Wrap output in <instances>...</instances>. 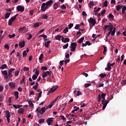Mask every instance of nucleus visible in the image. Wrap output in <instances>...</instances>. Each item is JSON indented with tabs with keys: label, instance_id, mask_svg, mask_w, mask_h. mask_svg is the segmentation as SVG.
<instances>
[{
	"label": "nucleus",
	"instance_id": "f257e3e1",
	"mask_svg": "<svg viewBox=\"0 0 126 126\" xmlns=\"http://www.w3.org/2000/svg\"><path fill=\"white\" fill-rule=\"evenodd\" d=\"M47 109L46 108V107H43L40 109V107H38L36 108L35 112H36V114L37 116H39V114L40 115H44V113L46 112V110Z\"/></svg>",
	"mask_w": 126,
	"mask_h": 126
},
{
	"label": "nucleus",
	"instance_id": "f03ea898",
	"mask_svg": "<svg viewBox=\"0 0 126 126\" xmlns=\"http://www.w3.org/2000/svg\"><path fill=\"white\" fill-rule=\"evenodd\" d=\"M113 28H114V27H113L112 25L110 27L109 25L105 26L104 27V28H103L104 30H107V29H108V31H109L110 29V31L107 34V37H109V36H110V35H111V33H112V31H113Z\"/></svg>",
	"mask_w": 126,
	"mask_h": 126
},
{
	"label": "nucleus",
	"instance_id": "7ed1b4c3",
	"mask_svg": "<svg viewBox=\"0 0 126 126\" xmlns=\"http://www.w3.org/2000/svg\"><path fill=\"white\" fill-rule=\"evenodd\" d=\"M77 47V44H76V42H72L71 43L70 48L71 49V52H75V50H76Z\"/></svg>",
	"mask_w": 126,
	"mask_h": 126
},
{
	"label": "nucleus",
	"instance_id": "20e7f679",
	"mask_svg": "<svg viewBox=\"0 0 126 126\" xmlns=\"http://www.w3.org/2000/svg\"><path fill=\"white\" fill-rule=\"evenodd\" d=\"M14 70H15V68H12L9 69V70L8 71V77L9 78H11V77L13 76V74H12V72L14 71Z\"/></svg>",
	"mask_w": 126,
	"mask_h": 126
},
{
	"label": "nucleus",
	"instance_id": "39448f33",
	"mask_svg": "<svg viewBox=\"0 0 126 126\" xmlns=\"http://www.w3.org/2000/svg\"><path fill=\"white\" fill-rule=\"evenodd\" d=\"M88 22L92 24L93 27L95 26V24H96V19H93L92 17H91L88 19Z\"/></svg>",
	"mask_w": 126,
	"mask_h": 126
},
{
	"label": "nucleus",
	"instance_id": "423d86ee",
	"mask_svg": "<svg viewBox=\"0 0 126 126\" xmlns=\"http://www.w3.org/2000/svg\"><path fill=\"white\" fill-rule=\"evenodd\" d=\"M48 7L46 5V3H43L41 7V10L43 12L46 11V10L48 9Z\"/></svg>",
	"mask_w": 126,
	"mask_h": 126
},
{
	"label": "nucleus",
	"instance_id": "0eeeda50",
	"mask_svg": "<svg viewBox=\"0 0 126 126\" xmlns=\"http://www.w3.org/2000/svg\"><path fill=\"white\" fill-rule=\"evenodd\" d=\"M1 73L4 75L5 79H7L8 78V73H7V70H5L1 71Z\"/></svg>",
	"mask_w": 126,
	"mask_h": 126
},
{
	"label": "nucleus",
	"instance_id": "6e6552de",
	"mask_svg": "<svg viewBox=\"0 0 126 126\" xmlns=\"http://www.w3.org/2000/svg\"><path fill=\"white\" fill-rule=\"evenodd\" d=\"M59 87V86H56L54 89V88H52L47 93V95H50V94L51 93H54V92H55V91H56V90H57V89H58V88Z\"/></svg>",
	"mask_w": 126,
	"mask_h": 126
},
{
	"label": "nucleus",
	"instance_id": "1a4fd4ad",
	"mask_svg": "<svg viewBox=\"0 0 126 126\" xmlns=\"http://www.w3.org/2000/svg\"><path fill=\"white\" fill-rule=\"evenodd\" d=\"M24 9H25V7L23 6L19 5L17 6V10L18 11H21V12H23V11H24Z\"/></svg>",
	"mask_w": 126,
	"mask_h": 126
},
{
	"label": "nucleus",
	"instance_id": "9d476101",
	"mask_svg": "<svg viewBox=\"0 0 126 126\" xmlns=\"http://www.w3.org/2000/svg\"><path fill=\"white\" fill-rule=\"evenodd\" d=\"M19 46L20 48H24L25 47V41H20L19 42Z\"/></svg>",
	"mask_w": 126,
	"mask_h": 126
},
{
	"label": "nucleus",
	"instance_id": "9b49d317",
	"mask_svg": "<svg viewBox=\"0 0 126 126\" xmlns=\"http://www.w3.org/2000/svg\"><path fill=\"white\" fill-rule=\"evenodd\" d=\"M105 69L107 71H110V70H111V63L109 62L107 64V67H105Z\"/></svg>",
	"mask_w": 126,
	"mask_h": 126
},
{
	"label": "nucleus",
	"instance_id": "f8f14e48",
	"mask_svg": "<svg viewBox=\"0 0 126 126\" xmlns=\"http://www.w3.org/2000/svg\"><path fill=\"white\" fill-rule=\"evenodd\" d=\"M53 120H54V118H49L47 119V123L48 126H51V124H52Z\"/></svg>",
	"mask_w": 126,
	"mask_h": 126
},
{
	"label": "nucleus",
	"instance_id": "ddd939ff",
	"mask_svg": "<svg viewBox=\"0 0 126 126\" xmlns=\"http://www.w3.org/2000/svg\"><path fill=\"white\" fill-rule=\"evenodd\" d=\"M14 95L15 97L16 100H17L19 98V93L18 92L16 91L14 93Z\"/></svg>",
	"mask_w": 126,
	"mask_h": 126
},
{
	"label": "nucleus",
	"instance_id": "4468645a",
	"mask_svg": "<svg viewBox=\"0 0 126 126\" xmlns=\"http://www.w3.org/2000/svg\"><path fill=\"white\" fill-rule=\"evenodd\" d=\"M8 85L11 89H13V88L15 87V84H14L13 82L9 83Z\"/></svg>",
	"mask_w": 126,
	"mask_h": 126
},
{
	"label": "nucleus",
	"instance_id": "2eb2a0df",
	"mask_svg": "<svg viewBox=\"0 0 126 126\" xmlns=\"http://www.w3.org/2000/svg\"><path fill=\"white\" fill-rule=\"evenodd\" d=\"M48 18V14H44L41 16V19L47 20Z\"/></svg>",
	"mask_w": 126,
	"mask_h": 126
},
{
	"label": "nucleus",
	"instance_id": "dca6fc26",
	"mask_svg": "<svg viewBox=\"0 0 126 126\" xmlns=\"http://www.w3.org/2000/svg\"><path fill=\"white\" fill-rule=\"evenodd\" d=\"M101 104L103 105L102 110H105L106 107H107V105H108L106 101H103L101 102Z\"/></svg>",
	"mask_w": 126,
	"mask_h": 126
},
{
	"label": "nucleus",
	"instance_id": "f3484780",
	"mask_svg": "<svg viewBox=\"0 0 126 126\" xmlns=\"http://www.w3.org/2000/svg\"><path fill=\"white\" fill-rule=\"evenodd\" d=\"M50 43H51V40H48V41L45 42L44 46L46 48H49V46H50Z\"/></svg>",
	"mask_w": 126,
	"mask_h": 126
},
{
	"label": "nucleus",
	"instance_id": "a211bd4d",
	"mask_svg": "<svg viewBox=\"0 0 126 126\" xmlns=\"http://www.w3.org/2000/svg\"><path fill=\"white\" fill-rule=\"evenodd\" d=\"M58 6H59V1H58V2H55L53 4V8H54V9H57V8H58Z\"/></svg>",
	"mask_w": 126,
	"mask_h": 126
},
{
	"label": "nucleus",
	"instance_id": "6ab92c4d",
	"mask_svg": "<svg viewBox=\"0 0 126 126\" xmlns=\"http://www.w3.org/2000/svg\"><path fill=\"white\" fill-rule=\"evenodd\" d=\"M24 112V109L23 108H19L18 110V114H23Z\"/></svg>",
	"mask_w": 126,
	"mask_h": 126
},
{
	"label": "nucleus",
	"instance_id": "aec40b11",
	"mask_svg": "<svg viewBox=\"0 0 126 126\" xmlns=\"http://www.w3.org/2000/svg\"><path fill=\"white\" fill-rule=\"evenodd\" d=\"M42 93H43L42 91H40V92L38 93V95L37 96V97L36 98V101H39L40 98L42 97Z\"/></svg>",
	"mask_w": 126,
	"mask_h": 126
},
{
	"label": "nucleus",
	"instance_id": "412c9836",
	"mask_svg": "<svg viewBox=\"0 0 126 126\" xmlns=\"http://www.w3.org/2000/svg\"><path fill=\"white\" fill-rule=\"evenodd\" d=\"M56 40H58V41H61V39H62V35H58L55 36V37Z\"/></svg>",
	"mask_w": 126,
	"mask_h": 126
},
{
	"label": "nucleus",
	"instance_id": "4be33fe9",
	"mask_svg": "<svg viewBox=\"0 0 126 126\" xmlns=\"http://www.w3.org/2000/svg\"><path fill=\"white\" fill-rule=\"evenodd\" d=\"M52 3H53V0H50L48 1H47L45 3V4H46V5L48 7L49 5H50V4H52Z\"/></svg>",
	"mask_w": 126,
	"mask_h": 126
},
{
	"label": "nucleus",
	"instance_id": "5701e85b",
	"mask_svg": "<svg viewBox=\"0 0 126 126\" xmlns=\"http://www.w3.org/2000/svg\"><path fill=\"white\" fill-rule=\"evenodd\" d=\"M121 8H123V5H117L116 6V10L117 11H120V9H121Z\"/></svg>",
	"mask_w": 126,
	"mask_h": 126
},
{
	"label": "nucleus",
	"instance_id": "b1692460",
	"mask_svg": "<svg viewBox=\"0 0 126 126\" xmlns=\"http://www.w3.org/2000/svg\"><path fill=\"white\" fill-rule=\"evenodd\" d=\"M20 71V69L18 68L17 69V71H16L15 72V76H18V75H19V72Z\"/></svg>",
	"mask_w": 126,
	"mask_h": 126
},
{
	"label": "nucleus",
	"instance_id": "393cba45",
	"mask_svg": "<svg viewBox=\"0 0 126 126\" xmlns=\"http://www.w3.org/2000/svg\"><path fill=\"white\" fill-rule=\"evenodd\" d=\"M41 24H41L40 23H36L34 24L33 27L34 28H36V27H39V26H40Z\"/></svg>",
	"mask_w": 126,
	"mask_h": 126
},
{
	"label": "nucleus",
	"instance_id": "a878e982",
	"mask_svg": "<svg viewBox=\"0 0 126 126\" xmlns=\"http://www.w3.org/2000/svg\"><path fill=\"white\" fill-rule=\"evenodd\" d=\"M103 54L104 56H106V53H107V47L105 45L103 46Z\"/></svg>",
	"mask_w": 126,
	"mask_h": 126
},
{
	"label": "nucleus",
	"instance_id": "bb28decb",
	"mask_svg": "<svg viewBox=\"0 0 126 126\" xmlns=\"http://www.w3.org/2000/svg\"><path fill=\"white\" fill-rule=\"evenodd\" d=\"M54 104L51 102V103L50 104V105H48L47 106H46L45 108H46V110H48V109H49V108L50 109H51V108H52L53 107V105Z\"/></svg>",
	"mask_w": 126,
	"mask_h": 126
},
{
	"label": "nucleus",
	"instance_id": "cd10ccee",
	"mask_svg": "<svg viewBox=\"0 0 126 126\" xmlns=\"http://www.w3.org/2000/svg\"><path fill=\"white\" fill-rule=\"evenodd\" d=\"M7 67V65L6 64H4L1 65V66L0 67V69H4V68H6Z\"/></svg>",
	"mask_w": 126,
	"mask_h": 126
},
{
	"label": "nucleus",
	"instance_id": "c85d7f7f",
	"mask_svg": "<svg viewBox=\"0 0 126 126\" xmlns=\"http://www.w3.org/2000/svg\"><path fill=\"white\" fill-rule=\"evenodd\" d=\"M112 30L113 31L111 32V35L114 36L116 33V27H114Z\"/></svg>",
	"mask_w": 126,
	"mask_h": 126
},
{
	"label": "nucleus",
	"instance_id": "c756f323",
	"mask_svg": "<svg viewBox=\"0 0 126 126\" xmlns=\"http://www.w3.org/2000/svg\"><path fill=\"white\" fill-rule=\"evenodd\" d=\"M101 10V8L100 7H98L97 9L96 10H95L94 11V14L95 15H97V13H98V11H100Z\"/></svg>",
	"mask_w": 126,
	"mask_h": 126
},
{
	"label": "nucleus",
	"instance_id": "7c9ffc66",
	"mask_svg": "<svg viewBox=\"0 0 126 126\" xmlns=\"http://www.w3.org/2000/svg\"><path fill=\"white\" fill-rule=\"evenodd\" d=\"M11 14V13H7L5 15V19H7Z\"/></svg>",
	"mask_w": 126,
	"mask_h": 126
},
{
	"label": "nucleus",
	"instance_id": "2f4dec72",
	"mask_svg": "<svg viewBox=\"0 0 126 126\" xmlns=\"http://www.w3.org/2000/svg\"><path fill=\"white\" fill-rule=\"evenodd\" d=\"M83 40H84V37H82L80 38L79 39L78 43H79V44H81V43H82V42H83Z\"/></svg>",
	"mask_w": 126,
	"mask_h": 126
},
{
	"label": "nucleus",
	"instance_id": "473e14b6",
	"mask_svg": "<svg viewBox=\"0 0 126 126\" xmlns=\"http://www.w3.org/2000/svg\"><path fill=\"white\" fill-rule=\"evenodd\" d=\"M39 124L41 125V124H43V123H45V119H41L38 120Z\"/></svg>",
	"mask_w": 126,
	"mask_h": 126
},
{
	"label": "nucleus",
	"instance_id": "72a5a7b5",
	"mask_svg": "<svg viewBox=\"0 0 126 126\" xmlns=\"http://www.w3.org/2000/svg\"><path fill=\"white\" fill-rule=\"evenodd\" d=\"M68 42H69V38H64V40H63V43H67Z\"/></svg>",
	"mask_w": 126,
	"mask_h": 126
},
{
	"label": "nucleus",
	"instance_id": "f704fd0d",
	"mask_svg": "<svg viewBox=\"0 0 126 126\" xmlns=\"http://www.w3.org/2000/svg\"><path fill=\"white\" fill-rule=\"evenodd\" d=\"M106 75H107V74H104V73H101V74H99V76H100V77H101V78H104L105 77V76H106Z\"/></svg>",
	"mask_w": 126,
	"mask_h": 126
},
{
	"label": "nucleus",
	"instance_id": "c9c22d12",
	"mask_svg": "<svg viewBox=\"0 0 126 126\" xmlns=\"http://www.w3.org/2000/svg\"><path fill=\"white\" fill-rule=\"evenodd\" d=\"M26 27H24L23 28H20L18 29V31L19 32H22L23 30H24L25 29H26Z\"/></svg>",
	"mask_w": 126,
	"mask_h": 126
},
{
	"label": "nucleus",
	"instance_id": "e433bc0d",
	"mask_svg": "<svg viewBox=\"0 0 126 126\" xmlns=\"http://www.w3.org/2000/svg\"><path fill=\"white\" fill-rule=\"evenodd\" d=\"M6 118H10V113H9V111H6Z\"/></svg>",
	"mask_w": 126,
	"mask_h": 126
},
{
	"label": "nucleus",
	"instance_id": "4c0bfd02",
	"mask_svg": "<svg viewBox=\"0 0 126 126\" xmlns=\"http://www.w3.org/2000/svg\"><path fill=\"white\" fill-rule=\"evenodd\" d=\"M29 104L30 105V107H33L34 106V104H33V102H32V101L31 100L29 101Z\"/></svg>",
	"mask_w": 126,
	"mask_h": 126
},
{
	"label": "nucleus",
	"instance_id": "58836bf2",
	"mask_svg": "<svg viewBox=\"0 0 126 126\" xmlns=\"http://www.w3.org/2000/svg\"><path fill=\"white\" fill-rule=\"evenodd\" d=\"M89 86H91V84L87 83L84 85L85 88H87V87H89Z\"/></svg>",
	"mask_w": 126,
	"mask_h": 126
},
{
	"label": "nucleus",
	"instance_id": "ea45409f",
	"mask_svg": "<svg viewBox=\"0 0 126 126\" xmlns=\"http://www.w3.org/2000/svg\"><path fill=\"white\" fill-rule=\"evenodd\" d=\"M39 37H43V39H46V38H48V36L46 35L45 34H41L39 35Z\"/></svg>",
	"mask_w": 126,
	"mask_h": 126
},
{
	"label": "nucleus",
	"instance_id": "a19ab883",
	"mask_svg": "<svg viewBox=\"0 0 126 126\" xmlns=\"http://www.w3.org/2000/svg\"><path fill=\"white\" fill-rule=\"evenodd\" d=\"M108 17H109V19H114V15H113V14H110L108 15Z\"/></svg>",
	"mask_w": 126,
	"mask_h": 126
},
{
	"label": "nucleus",
	"instance_id": "79ce46f5",
	"mask_svg": "<svg viewBox=\"0 0 126 126\" xmlns=\"http://www.w3.org/2000/svg\"><path fill=\"white\" fill-rule=\"evenodd\" d=\"M45 72L46 73L47 75H49V76H51V75H52V71H51L50 72L49 71H47Z\"/></svg>",
	"mask_w": 126,
	"mask_h": 126
},
{
	"label": "nucleus",
	"instance_id": "37998d69",
	"mask_svg": "<svg viewBox=\"0 0 126 126\" xmlns=\"http://www.w3.org/2000/svg\"><path fill=\"white\" fill-rule=\"evenodd\" d=\"M104 6L107 7L108 6V0H105L103 3Z\"/></svg>",
	"mask_w": 126,
	"mask_h": 126
},
{
	"label": "nucleus",
	"instance_id": "c03bdc74",
	"mask_svg": "<svg viewBox=\"0 0 126 126\" xmlns=\"http://www.w3.org/2000/svg\"><path fill=\"white\" fill-rule=\"evenodd\" d=\"M101 95L99 94L97 97V102H101Z\"/></svg>",
	"mask_w": 126,
	"mask_h": 126
},
{
	"label": "nucleus",
	"instance_id": "a18cd8bd",
	"mask_svg": "<svg viewBox=\"0 0 126 126\" xmlns=\"http://www.w3.org/2000/svg\"><path fill=\"white\" fill-rule=\"evenodd\" d=\"M106 94L105 93H102V94H101L100 97L102 99L103 98H105L106 97Z\"/></svg>",
	"mask_w": 126,
	"mask_h": 126
},
{
	"label": "nucleus",
	"instance_id": "49530a36",
	"mask_svg": "<svg viewBox=\"0 0 126 126\" xmlns=\"http://www.w3.org/2000/svg\"><path fill=\"white\" fill-rule=\"evenodd\" d=\"M63 33L66 34V32H68V28L66 27L65 29L63 30Z\"/></svg>",
	"mask_w": 126,
	"mask_h": 126
},
{
	"label": "nucleus",
	"instance_id": "de8ad7c7",
	"mask_svg": "<svg viewBox=\"0 0 126 126\" xmlns=\"http://www.w3.org/2000/svg\"><path fill=\"white\" fill-rule=\"evenodd\" d=\"M15 36H16V35H15V34H9L8 35V37H9V38H14V37H15Z\"/></svg>",
	"mask_w": 126,
	"mask_h": 126
},
{
	"label": "nucleus",
	"instance_id": "09e8293b",
	"mask_svg": "<svg viewBox=\"0 0 126 126\" xmlns=\"http://www.w3.org/2000/svg\"><path fill=\"white\" fill-rule=\"evenodd\" d=\"M23 56L24 57H26V56H27V53H26V50H24L23 52Z\"/></svg>",
	"mask_w": 126,
	"mask_h": 126
},
{
	"label": "nucleus",
	"instance_id": "8fccbe9b",
	"mask_svg": "<svg viewBox=\"0 0 126 126\" xmlns=\"http://www.w3.org/2000/svg\"><path fill=\"white\" fill-rule=\"evenodd\" d=\"M38 77V76H37L35 75H33L32 76V79H33V80H36V79H37V78Z\"/></svg>",
	"mask_w": 126,
	"mask_h": 126
},
{
	"label": "nucleus",
	"instance_id": "3c124183",
	"mask_svg": "<svg viewBox=\"0 0 126 126\" xmlns=\"http://www.w3.org/2000/svg\"><path fill=\"white\" fill-rule=\"evenodd\" d=\"M13 23V22L12 21H11V20H9L8 21V25H9L10 26H11V25H12V23Z\"/></svg>",
	"mask_w": 126,
	"mask_h": 126
},
{
	"label": "nucleus",
	"instance_id": "603ef678",
	"mask_svg": "<svg viewBox=\"0 0 126 126\" xmlns=\"http://www.w3.org/2000/svg\"><path fill=\"white\" fill-rule=\"evenodd\" d=\"M68 47V43H66L65 45L63 46V49H67Z\"/></svg>",
	"mask_w": 126,
	"mask_h": 126
},
{
	"label": "nucleus",
	"instance_id": "864d4df0",
	"mask_svg": "<svg viewBox=\"0 0 126 126\" xmlns=\"http://www.w3.org/2000/svg\"><path fill=\"white\" fill-rule=\"evenodd\" d=\"M44 57V55L43 54H41L40 55V57H39V60L40 61H42L43 58Z\"/></svg>",
	"mask_w": 126,
	"mask_h": 126
},
{
	"label": "nucleus",
	"instance_id": "5fc2aeb1",
	"mask_svg": "<svg viewBox=\"0 0 126 126\" xmlns=\"http://www.w3.org/2000/svg\"><path fill=\"white\" fill-rule=\"evenodd\" d=\"M79 27H80V25L78 24L75 26V29H76V30H78V29H79Z\"/></svg>",
	"mask_w": 126,
	"mask_h": 126
},
{
	"label": "nucleus",
	"instance_id": "6e6d98bb",
	"mask_svg": "<svg viewBox=\"0 0 126 126\" xmlns=\"http://www.w3.org/2000/svg\"><path fill=\"white\" fill-rule=\"evenodd\" d=\"M48 75H47V73H46V72H44L42 74V77L43 78H45V77H46V76H47Z\"/></svg>",
	"mask_w": 126,
	"mask_h": 126
},
{
	"label": "nucleus",
	"instance_id": "4d7b16f0",
	"mask_svg": "<svg viewBox=\"0 0 126 126\" xmlns=\"http://www.w3.org/2000/svg\"><path fill=\"white\" fill-rule=\"evenodd\" d=\"M35 74L36 76H38L39 75V70L36 69L35 72Z\"/></svg>",
	"mask_w": 126,
	"mask_h": 126
},
{
	"label": "nucleus",
	"instance_id": "13d9d810",
	"mask_svg": "<svg viewBox=\"0 0 126 126\" xmlns=\"http://www.w3.org/2000/svg\"><path fill=\"white\" fill-rule=\"evenodd\" d=\"M23 69L24 71H28L29 70V68L28 67H24Z\"/></svg>",
	"mask_w": 126,
	"mask_h": 126
},
{
	"label": "nucleus",
	"instance_id": "bf43d9fd",
	"mask_svg": "<svg viewBox=\"0 0 126 126\" xmlns=\"http://www.w3.org/2000/svg\"><path fill=\"white\" fill-rule=\"evenodd\" d=\"M41 69H42V70H47L48 68L46 66H42Z\"/></svg>",
	"mask_w": 126,
	"mask_h": 126
},
{
	"label": "nucleus",
	"instance_id": "052dcab7",
	"mask_svg": "<svg viewBox=\"0 0 126 126\" xmlns=\"http://www.w3.org/2000/svg\"><path fill=\"white\" fill-rule=\"evenodd\" d=\"M106 13V10L103 9V11L101 12V14L102 16H104V14Z\"/></svg>",
	"mask_w": 126,
	"mask_h": 126
},
{
	"label": "nucleus",
	"instance_id": "680f3d73",
	"mask_svg": "<svg viewBox=\"0 0 126 126\" xmlns=\"http://www.w3.org/2000/svg\"><path fill=\"white\" fill-rule=\"evenodd\" d=\"M29 36L28 37V38H27V39H28V40H30L31 39V38H32V34H31V33H29Z\"/></svg>",
	"mask_w": 126,
	"mask_h": 126
},
{
	"label": "nucleus",
	"instance_id": "e2e57ef3",
	"mask_svg": "<svg viewBox=\"0 0 126 126\" xmlns=\"http://www.w3.org/2000/svg\"><path fill=\"white\" fill-rule=\"evenodd\" d=\"M24 80H25V76H23L22 81H21L22 84L24 83Z\"/></svg>",
	"mask_w": 126,
	"mask_h": 126
},
{
	"label": "nucleus",
	"instance_id": "0e129e2a",
	"mask_svg": "<svg viewBox=\"0 0 126 126\" xmlns=\"http://www.w3.org/2000/svg\"><path fill=\"white\" fill-rule=\"evenodd\" d=\"M68 27H69V29H71V28H72V27H73V24H70L68 25Z\"/></svg>",
	"mask_w": 126,
	"mask_h": 126
},
{
	"label": "nucleus",
	"instance_id": "69168bd1",
	"mask_svg": "<svg viewBox=\"0 0 126 126\" xmlns=\"http://www.w3.org/2000/svg\"><path fill=\"white\" fill-rule=\"evenodd\" d=\"M80 95H81V92L79 91H77L76 93V96H80Z\"/></svg>",
	"mask_w": 126,
	"mask_h": 126
},
{
	"label": "nucleus",
	"instance_id": "338daca9",
	"mask_svg": "<svg viewBox=\"0 0 126 126\" xmlns=\"http://www.w3.org/2000/svg\"><path fill=\"white\" fill-rule=\"evenodd\" d=\"M60 8H62V9H66V7H65L64 4H63V6L60 7Z\"/></svg>",
	"mask_w": 126,
	"mask_h": 126
},
{
	"label": "nucleus",
	"instance_id": "774afa93",
	"mask_svg": "<svg viewBox=\"0 0 126 126\" xmlns=\"http://www.w3.org/2000/svg\"><path fill=\"white\" fill-rule=\"evenodd\" d=\"M82 14H83V16L85 17V16H87V14H86V12L85 11H83L82 12Z\"/></svg>",
	"mask_w": 126,
	"mask_h": 126
}]
</instances>
